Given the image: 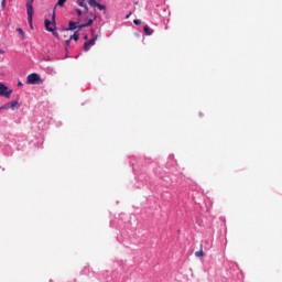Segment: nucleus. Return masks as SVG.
Returning <instances> with one entry per match:
<instances>
[{"label":"nucleus","mask_w":282,"mask_h":282,"mask_svg":"<svg viewBox=\"0 0 282 282\" xmlns=\"http://www.w3.org/2000/svg\"><path fill=\"white\" fill-rule=\"evenodd\" d=\"M134 25H141L142 24V20H133Z\"/></svg>","instance_id":"obj_16"},{"label":"nucleus","mask_w":282,"mask_h":282,"mask_svg":"<svg viewBox=\"0 0 282 282\" xmlns=\"http://www.w3.org/2000/svg\"><path fill=\"white\" fill-rule=\"evenodd\" d=\"M39 80H41V76L36 73H32L28 75L26 83L28 85H39Z\"/></svg>","instance_id":"obj_4"},{"label":"nucleus","mask_w":282,"mask_h":282,"mask_svg":"<svg viewBox=\"0 0 282 282\" xmlns=\"http://www.w3.org/2000/svg\"><path fill=\"white\" fill-rule=\"evenodd\" d=\"M95 8H98V10L100 11L107 10V7H105L104 4H100L99 2L95 6Z\"/></svg>","instance_id":"obj_13"},{"label":"nucleus","mask_w":282,"mask_h":282,"mask_svg":"<svg viewBox=\"0 0 282 282\" xmlns=\"http://www.w3.org/2000/svg\"><path fill=\"white\" fill-rule=\"evenodd\" d=\"M32 3H34V0H26V14L30 28H32V19L34 17V7H32Z\"/></svg>","instance_id":"obj_3"},{"label":"nucleus","mask_w":282,"mask_h":282,"mask_svg":"<svg viewBox=\"0 0 282 282\" xmlns=\"http://www.w3.org/2000/svg\"><path fill=\"white\" fill-rule=\"evenodd\" d=\"M0 94H2V96L6 98H10L12 90H8V86H6L3 83H0Z\"/></svg>","instance_id":"obj_6"},{"label":"nucleus","mask_w":282,"mask_h":282,"mask_svg":"<svg viewBox=\"0 0 282 282\" xmlns=\"http://www.w3.org/2000/svg\"><path fill=\"white\" fill-rule=\"evenodd\" d=\"M56 15L55 13H53L52 15V21L51 20H44V25H45V29L47 30V32H52L53 36H55L56 39H58V32H56L54 30V28H56Z\"/></svg>","instance_id":"obj_1"},{"label":"nucleus","mask_w":282,"mask_h":282,"mask_svg":"<svg viewBox=\"0 0 282 282\" xmlns=\"http://www.w3.org/2000/svg\"><path fill=\"white\" fill-rule=\"evenodd\" d=\"M20 105L18 100H12L10 101V109H12V111H14V109H19Z\"/></svg>","instance_id":"obj_8"},{"label":"nucleus","mask_w":282,"mask_h":282,"mask_svg":"<svg viewBox=\"0 0 282 282\" xmlns=\"http://www.w3.org/2000/svg\"><path fill=\"white\" fill-rule=\"evenodd\" d=\"M88 39H89V36H87V35L84 36V40H85V41H88Z\"/></svg>","instance_id":"obj_22"},{"label":"nucleus","mask_w":282,"mask_h":282,"mask_svg":"<svg viewBox=\"0 0 282 282\" xmlns=\"http://www.w3.org/2000/svg\"><path fill=\"white\" fill-rule=\"evenodd\" d=\"M0 96H3V95L0 93Z\"/></svg>","instance_id":"obj_24"},{"label":"nucleus","mask_w":282,"mask_h":282,"mask_svg":"<svg viewBox=\"0 0 282 282\" xmlns=\"http://www.w3.org/2000/svg\"><path fill=\"white\" fill-rule=\"evenodd\" d=\"M90 8H96L100 0H87Z\"/></svg>","instance_id":"obj_10"},{"label":"nucleus","mask_w":282,"mask_h":282,"mask_svg":"<svg viewBox=\"0 0 282 282\" xmlns=\"http://www.w3.org/2000/svg\"><path fill=\"white\" fill-rule=\"evenodd\" d=\"M70 43H72V37H69L68 40L65 41L66 46H69Z\"/></svg>","instance_id":"obj_17"},{"label":"nucleus","mask_w":282,"mask_h":282,"mask_svg":"<svg viewBox=\"0 0 282 282\" xmlns=\"http://www.w3.org/2000/svg\"><path fill=\"white\" fill-rule=\"evenodd\" d=\"M76 13L78 14V17L83 15V11L80 9H76Z\"/></svg>","instance_id":"obj_18"},{"label":"nucleus","mask_w":282,"mask_h":282,"mask_svg":"<svg viewBox=\"0 0 282 282\" xmlns=\"http://www.w3.org/2000/svg\"><path fill=\"white\" fill-rule=\"evenodd\" d=\"M78 39H80V35L78 34V32H75V33L70 36V41H78Z\"/></svg>","instance_id":"obj_11"},{"label":"nucleus","mask_w":282,"mask_h":282,"mask_svg":"<svg viewBox=\"0 0 282 282\" xmlns=\"http://www.w3.org/2000/svg\"><path fill=\"white\" fill-rule=\"evenodd\" d=\"M0 54H6V51H3V50H0Z\"/></svg>","instance_id":"obj_23"},{"label":"nucleus","mask_w":282,"mask_h":282,"mask_svg":"<svg viewBox=\"0 0 282 282\" xmlns=\"http://www.w3.org/2000/svg\"><path fill=\"white\" fill-rule=\"evenodd\" d=\"M77 3L80 8H84L86 12H89V7H87V2H85V0H77Z\"/></svg>","instance_id":"obj_7"},{"label":"nucleus","mask_w":282,"mask_h":282,"mask_svg":"<svg viewBox=\"0 0 282 282\" xmlns=\"http://www.w3.org/2000/svg\"><path fill=\"white\" fill-rule=\"evenodd\" d=\"M96 41H98V35H94V37L84 43V52H89V50H91V47H94L96 45Z\"/></svg>","instance_id":"obj_5"},{"label":"nucleus","mask_w":282,"mask_h":282,"mask_svg":"<svg viewBox=\"0 0 282 282\" xmlns=\"http://www.w3.org/2000/svg\"><path fill=\"white\" fill-rule=\"evenodd\" d=\"M131 12H129L127 15H126V19H129L131 17Z\"/></svg>","instance_id":"obj_20"},{"label":"nucleus","mask_w":282,"mask_h":282,"mask_svg":"<svg viewBox=\"0 0 282 282\" xmlns=\"http://www.w3.org/2000/svg\"><path fill=\"white\" fill-rule=\"evenodd\" d=\"M143 31L145 32L147 36H151V34H153V30L150 25H144Z\"/></svg>","instance_id":"obj_9"},{"label":"nucleus","mask_w":282,"mask_h":282,"mask_svg":"<svg viewBox=\"0 0 282 282\" xmlns=\"http://www.w3.org/2000/svg\"><path fill=\"white\" fill-rule=\"evenodd\" d=\"M1 7H2V9H4V8H6V0H2V2H1Z\"/></svg>","instance_id":"obj_19"},{"label":"nucleus","mask_w":282,"mask_h":282,"mask_svg":"<svg viewBox=\"0 0 282 282\" xmlns=\"http://www.w3.org/2000/svg\"><path fill=\"white\" fill-rule=\"evenodd\" d=\"M66 2L67 0H58L56 7L63 8V6H65Z\"/></svg>","instance_id":"obj_12"},{"label":"nucleus","mask_w":282,"mask_h":282,"mask_svg":"<svg viewBox=\"0 0 282 282\" xmlns=\"http://www.w3.org/2000/svg\"><path fill=\"white\" fill-rule=\"evenodd\" d=\"M195 257H204V250L196 251Z\"/></svg>","instance_id":"obj_14"},{"label":"nucleus","mask_w":282,"mask_h":282,"mask_svg":"<svg viewBox=\"0 0 282 282\" xmlns=\"http://www.w3.org/2000/svg\"><path fill=\"white\" fill-rule=\"evenodd\" d=\"M17 32L20 34V36H24L25 32H23V29L18 28Z\"/></svg>","instance_id":"obj_15"},{"label":"nucleus","mask_w":282,"mask_h":282,"mask_svg":"<svg viewBox=\"0 0 282 282\" xmlns=\"http://www.w3.org/2000/svg\"><path fill=\"white\" fill-rule=\"evenodd\" d=\"M78 22H73L70 21L68 23V30H70L72 32H74V30L78 29V30H83V28H89L90 25H94V19H89L87 21V23H83V24H79L78 26Z\"/></svg>","instance_id":"obj_2"},{"label":"nucleus","mask_w":282,"mask_h":282,"mask_svg":"<svg viewBox=\"0 0 282 282\" xmlns=\"http://www.w3.org/2000/svg\"><path fill=\"white\" fill-rule=\"evenodd\" d=\"M18 87H23V83L19 82Z\"/></svg>","instance_id":"obj_21"}]
</instances>
